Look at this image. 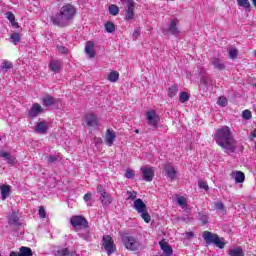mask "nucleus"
I'll use <instances>...</instances> for the list:
<instances>
[{
    "label": "nucleus",
    "instance_id": "f257e3e1",
    "mask_svg": "<svg viewBox=\"0 0 256 256\" xmlns=\"http://www.w3.org/2000/svg\"><path fill=\"white\" fill-rule=\"evenodd\" d=\"M214 139L217 145L225 150V153H235V139L231 136V129L229 126H223L216 130Z\"/></svg>",
    "mask_w": 256,
    "mask_h": 256
},
{
    "label": "nucleus",
    "instance_id": "f03ea898",
    "mask_svg": "<svg viewBox=\"0 0 256 256\" xmlns=\"http://www.w3.org/2000/svg\"><path fill=\"white\" fill-rule=\"evenodd\" d=\"M75 15H77V9L75 6L71 4H65L60 8L56 15L51 17V21L58 27H67L69 22L75 19Z\"/></svg>",
    "mask_w": 256,
    "mask_h": 256
},
{
    "label": "nucleus",
    "instance_id": "7ed1b4c3",
    "mask_svg": "<svg viewBox=\"0 0 256 256\" xmlns=\"http://www.w3.org/2000/svg\"><path fill=\"white\" fill-rule=\"evenodd\" d=\"M122 243L128 249V251H139L141 248V242H139V240L133 236H122Z\"/></svg>",
    "mask_w": 256,
    "mask_h": 256
},
{
    "label": "nucleus",
    "instance_id": "20e7f679",
    "mask_svg": "<svg viewBox=\"0 0 256 256\" xmlns=\"http://www.w3.org/2000/svg\"><path fill=\"white\" fill-rule=\"evenodd\" d=\"M70 223L76 231H79V229H87V219L83 216H72Z\"/></svg>",
    "mask_w": 256,
    "mask_h": 256
},
{
    "label": "nucleus",
    "instance_id": "39448f33",
    "mask_svg": "<svg viewBox=\"0 0 256 256\" xmlns=\"http://www.w3.org/2000/svg\"><path fill=\"white\" fill-rule=\"evenodd\" d=\"M102 241L103 247L108 255H112V253H115V251H117V246H115V242L113 241V238L111 236H104Z\"/></svg>",
    "mask_w": 256,
    "mask_h": 256
},
{
    "label": "nucleus",
    "instance_id": "423d86ee",
    "mask_svg": "<svg viewBox=\"0 0 256 256\" xmlns=\"http://www.w3.org/2000/svg\"><path fill=\"white\" fill-rule=\"evenodd\" d=\"M97 193L100 194V199L104 207H109V204L113 203V198L111 197V195L107 194V191L105 190V188H103L102 185H98Z\"/></svg>",
    "mask_w": 256,
    "mask_h": 256
},
{
    "label": "nucleus",
    "instance_id": "0eeeda50",
    "mask_svg": "<svg viewBox=\"0 0 256 256\" xmlns=\"http://www.w3.org/2000/svg\"><path fill=\"white\" fill-rule=\"evenodd\" d=\"M146 119L150 127H157L159 125V116L157 115L155 110L148 111L146 113Z\"/></svg>",
    "mask_w": 256,
    "mask_h": 256
},
{
    "label": "nucleus",
    "instance_id": "6e6552de",
    "mask_svg": "<svg viewBox=\"0 0 256 256\" xmlns=\"http://www.w3.org/2000/svg\"><path fill=\"white\" fill-rule=\"evenodd\" d=\"M125 20L131 21L135 19V2H129L125 10Z\"/></svg>",
    "mask_w": 256,
    "mask_h": 256
},
{
    "label": "nucleus",
    "instance_id": "1a4fd4ad",
    "mask_svg": "<svg viewBox=\"0 0 256 256\" xmlns=\"http://www.w3.org/2000/svg\"><path fill=\"white\" fill-rule=\"evenodd\" d=\"M143 179L145 181L151 182L153 181V177H155V172L151 167H142L141 168Z\"/></svg>",
    "mask_w": 256,
    "mask_h": 256
},
{
    "label": "nucleus",
    "instance_id": "9d476101",
    "mask_svg": "<svg viewBox=\"0 0 256 256\" xmlns=\"http://www.w3.org/2000/svg\"><path fill=\"white\" fill-rule=\"evenodd\" d=\"M11 185L7 184H0V199L2 201H5V199H8V197L11 195Z\"/></svg>",
    "mask_w": 256,
    "mask_h": 256
},
{
    "label": "nucleus",
    "instance_id": "9b49d317",
    "mask_svg": "<svg viewBox=\"0 0 256 256\" xmlns=\"http://www.w3.org/2000/svg\"><path fill=\"white\" fill-rule=\"evenodd\" d=\"M177 25H179V19L172 18L168 25V31L171 33V35H179V28Z\"/></svg>",
    "mask_w": 256,
    "mask_h": 256
},
{
    "label": "nucleus",
    "instance_id": "f8f14e48",
    "mask_svg": "<svg viewBox=\"0 0 256 256\" xmlns=\"http://www.w3.org/2000/svg\"><path fill=\"white\" fill-rule=\"evenodd\" d=\"M42 111L43 107H41L39 103H34L28 112V116L31 117V119H33L38 115H41Z\"/></svg>",
    "mask_w": 256,
    "mask_h": 256
},
{
    "label": "nucleus",
    "instance_id": "ddd939ff",
    "mask_svg": "<svg viewBox=\"0 0 256 256\" xmlns=\"http://www.w3.org/2000/svg\"><path fill=\"white\" fill-rule=\"evenodd\" d=\"M133 207L137 213H144V211H147V205L141 198H138L134 200Z\"/></svg>",
    "mask_w": 256,
    "mask_h": 256
},
{
    "label": "nucleus",
    "instance_id": "4468645a",
    "mask_svg": "<svg viewBox=\"0 0 256 256\" xmlns=\"http://www.w3.org/2000/svg\"><path fill=\"white\" fill-rule=\"evenodd\" d=\"M117 135L115 134V131L108 129L106 131L105 135V143L108 145V147H112L113 143H115Z\"/></svg>",
    "mask_w": 256,
    "mask_h": 256
},
{
    "label": "nucleus",
    "instance_id": "2eb2a0df",
    "mask_svg": "<svg viewBox=\"0 0 256 256\" xmlns=\"http://www.w3.org/2000/svg\"><path fill=\"white\" fill-rule=\"evenodd\" d=\"M164 170L168 179H171V181H173V179H175L177 175V170H175V167H173L171 163H167L164 167Z\"/></svg>",
    "mask_w": 256,
    "mask_h": 256
},
{
    "label": "nucleus",
    "instance_id": "dca6fc26",
    "mask_svg": "<svg viewBox=\"0 0 256 256\" xmlns=\"http://www.w3.org/2000/svg\"><path fill=\"white\" fill-rule=\"evenodd\" d=\"M85 53L88 55L89 59H93L95 57V43L92 41L86 42Z\"/></svg>",
    "mask_w": 256,
    "mask_h": 256
},
{
    "label": "nucleus",
    "instance_id": "f3484780",
    "mask_svg": "<svg viewBox=\"0 0 256 256\" xmlns=\"http://www.w3.org/2000/svg\"><path fill=\"white\" fill-rule=\"evenodd\" d=\"M48 130H49V123H47V121L38 122L35 127V131L41 134L47 133Z\"/></svg>",
    "mask_w": 256,
    "mask_h": 256
},
{
    "label": "nucleus",
    "instance_id": "a211bd4d",
    "mask_svg": "<svg viewBox=\"0 0 256 256\" xmlns=\"http://www.w3.org/2000/svg\"><path fill=\"white\" fill-rule=\"evenodd\" d=\"M217 234H213L209 231H204L202 234V237L204 241H206L207 245H211V243H214L215 240L217 239Z\"/></svg>",
    "mask_w": 256,
    "mask_h": 256
},
{
    "label": "nucleus",
    "instance_id": "6ab92c4d",
    "mask_svg": "<svg viewBox=\"0 0 256 256\" xmlns=\"http://www.w3.org/2000/svg\"><path fill=\"white\" fill-rule=\"evenodd\" d=\"M86 124L88 127H97L99 125V120L95 114L86 115Z\"/></svg>",
    "mask_w": 256,
    "mask_h": 256
},
{
    "label": "nucleus",
    "instance_id": "aec40b11",
    "mask_svg": "<svg viewBox=\"0 0 256 256\" xmlns=\"http://www.w3.org/2000/svg\"><path fill=\"white\" fill-rule=\"evenodd\" d=\"M159 245H160V249H162V251L166 256L173 255V248H171V245H169V243L162 240L159 242Z\"/></svg>",
    "mask_w": 256,
    "mask_h": 256
},
{
    "label": "nucleus",
    "instance_id": "412c9836",
    "mask_svg": "<svg viewBox=\"0 0 256 256\" xmlns=\"http://www.w3.org/2000/svg\"><path fill=\"white\" fill-rule=\"evenodd\" d=\"M61 67H63V62L60 60H52L49 64V68L53 73H59V71H61Z\"/></svg>",
    "mask_w": 256,
    "mask_h": 256
},
{
    "label": "nucleus",
    "instance_id": "4be33fe9",
    "mask_svg": "<svg viewBox=\"0 0 256 256\" xmlns=\"http://www.w3.org/2000/svg\"><path fill=\"white\" fill-rule=\"evenodd\" d=\"M232 179H234L235 183H244L245 182V174L241 171H234L231 173Z\"/></svg>",
    "mask_w": 256,
    "mask_h": 256
},
{
    "label": "nucleus",
    "instance_id": "5701e85b",
    "mask_svg": "<svg viewBox=\"0 0 256 256\" xmlns=\"http://www.w3.org/2000/svg\"><path fill=\"white\" fill-rule=\"evenodd\" d=\"M211 63L214 66V69H217L218 71H223V69H225V63L219 58H213Z\"/></svg>",
    "mask_w": 256,
    "mask_h": 256
},
{
    "label": "nucleus",
    "instance_id": "b1692460",
    "mask_svg": "<svg viewBox=\"0 0 256 256\" xmlns=\"http://www.w3.org/2000/svg\"><path fill=\"white\" fill-rule=\"evenodd\" d=\"M0 157L6 159L9 165H15V157L11 156V153L5 152L4 150L0 151Z\"/></svg>",
    "mask_w": 256,
    "mask_h": 256
},
{
    "label": "nucleus",
    "instance_id": "393cba45",
    "mask_svg": "<svg viewBox=\"0 0 256 256\" xmlns=\"http://www.w3.org/2000/svg\"><path fill=\"white\" fill-rule=\"evenodd\" d=\"M8 223L10 225H21L19 222V216L17 215V212L12 211L11 215L8 217Z\"/></svg>",
    "mask_w": 256,
    "mask_h": 256
},
{
    "label": "nucleus",
    "instance_id": "a878e982",
    "mask_svg": "<svg viewBox=\"0 0 256 256\" xmlns=\"http://www.w3.org/2000/svg\"><path fill=\"white\" fill-rule=\"evenodd\" d=\"M44 107H51L55 105V98L51 95H46L42 98Z\"/></svg>",
    "mask_w": 256,
    "mask_h": 256
},
{
    "label": "nucleus",
    "instance_id": "bb28decb",
    "mask_svg": "<svg viewBox=\"0 0 256 256\" xmlns=\"http://www.w3.org/2000/svg\"><path fill=\"white\" fill-rule=\"evenodd\" d=\"M228 255L230 256H245L243 253V248L235 247L229 250Z\"/></svg>",
    "mask_w": 256,
    "mask_h": 256
},
{
    "label": "nucleus",
    "instance_id": "cd10ccee",
    "mask_svg": "<svg viewBox=\"0 0 256 256\" xmlns=\"http://www.w3.org/2000/svg\"><path fill=\"white\" fill-rule=\"evenodd\" d=\"M108 81L110 83H117L119 81V72L113 70L108 74Z\"/></svg>",
    "mask_w": 256,
    "mask_h": 256
},
{
    "label": "nucleus",
    "instance_id": "c85d7f7f",
    "mask_svg": "<svg viewBox=\"0 0 256 256\" xmlns=\"http://www.w3.org/2000/svg\"><path fill=\"white\" fill-rule=\"evenodd\" d=\"M176 201L179 207H181L182 209H187V198H185L184 196H177Z\"/></svg>",
    "mask_w": 256,
    "mask_h": 256
},
{
    "label": "nucleus",
    "instance_id": "c756f323",
    "mask_svg": "<svg viewBox=\"0 0 256 256\" xmlns=\"http://www.w3.org/2000/svg\"><path fill=\"white\" fill-rule=\"evenodd\" d=\"M18 256H33V252L31 251V248L22 246L20 247Z\"/></svg>",
    "mask_w": 256,
    "mask_h": 256
},
{
    "label": "nucleus",
    "instance_id": "7c9ffc66",
    "mask_svg": "<svg viewBox=\"0 0 256 256\" xmlns=\"http://www.w3.org/2000/svg\"><path fill=\"white\" fill-rule=\"evenodd\" d=\"M225 240L221 237H219V235L216 237V239L214 240L213 244L216 245V247H218V249H224L225 247Z\"/></svg>",
    "mask_w": 256,
    "mask_h": 256
},
{
    "label": "nucleus",
    "instance_id": "2f4dec72",
    "mask_svg": "<svg viewBox=\"0 0 256 256\" xmlns=\"http://www.w3.org/2000/svg\"><path fill=\"white\" fill-rule=\"evenodd\" d=\"M58 255L60 256H77V252L72 251L70 252L69 249L64 248L58 251Z\"/></svg>",
    "mask_w": 256,
    "mask_h": 256
},
{
    "label": "nucleus",
    "instance_id": "473e14b6",
    "mask_svg": "<svg viewBox=\"0 0 256 256\" xmlns=\"http://www.w3.org/2000/svg\"><path fill=\"white\" fill-rule=\"evenodd\" d=\"M178 91H179V88L177 87V85H172L168 89V97H170V99H173V97H175V95H177Z\"/></svg>",
    "mask_w": 256,
    "mask_h": 256
},
{
    "label": "nucleus",
    "instance_id": "72a5a7b5",
    "mask_svg": "<svg viewBox=\"0 0 256 256\" xmlns=\"http://www.w3.org/2000/svg\"><path fill=\"white\" fill-rule=\"evenodd\" d=\"M108 10H109L110 15H113V16L119 15V7L115 4H111L108 7Z\"/></svg>",
    "mask_w": 256,
    "mask_h": 256
},
{
    "label": "nucleus",
    "instance_id": "f704fd0d",
    "mask_svg": "<svg viewBox=\"0 0 256 256\" xmlns=\"http://www.w3.org/2000/svg\"><path fill=\"white\" fill-rule=\"evenodd\" d=\"M214 207L216 211H222V213H227V210L225 209V205H223V202L221 201L214 202Z\"/></svg>",
    "mask_w": 256,
    "mask_h": 256
},
{
    "label": "nucleus",
    "instance_id": "c9c22d12",
    "mask_svg": "<svg viewBox=\"0 0 256 256\" xmlns=\"http://www.w3.org/2000/svg\"><path fill=\"white\" fill-rule=\"evenodd\" d=\"M239 7H244V9L249 10L251 8V3L249 0H237Z\"/></svg>",
    "mask_w": 256,
    "mask_h": 256
},
{
    "label": "nucleus",
    "instance_id": "e433bc0d",
    "mask_svg": "<svg viewBox=\"0 0 256 256\" xmlns=\"http://www.w3.org/2000/svg\"><path fill=\"white\" fill-rule=\"evenodd\" d=\"M141 216V219L145 221V223H151V215H149V212L145 210L144 212H140L139 214Z\"/></svg>",
    "mask_w": 256,
    "mask_h": 256
},
{
    "label": "nucleus",
    "instance_id": "4c0bfd02",
    "mask_svg": "<svg viewBox=\"0 0 256 256\" xmlns=\"http://www.w3.org/2000/svg\"><path fill=\"white\" fill-rule=\"evenodd\" d=\"M239 55V51H237L236 48H230L228 51L229 59H237V56Z\"/></svg>",
    "mask_w": 256,
    "mask_h": 256
},
{
    "label": "nucleus",
    "instance_id": "58836bf2",
    "mask_svg": "<svg viewBox=\"0 0 256 256\" xmlns=\"http://www.w3.org/2000/svg\"><path fill=\"white\" fill-rule=\"evenodd\" d=\"M2 71H9V69H13V63L9 61H4L1 66Z\"/></svg>",
    "mask_w": 256,
    "mask_h": 256
},
{
    "label": "nucleus",
    "instance_id": "ea45409f",
    "mask_svg": "<svg viewBox=\"0 0 256 256\" xmlns=\"http://www.w3.org/2000/svg\"><path fill=\"white\" fill-rule=\"evenodd\" d=\"M10 39L14 45H17V43H19V41H21V35H19V33H13L11 35Z\"/></svg>",
    "mask_w": 256,
    "mask_h": 256
},
{
    "label": "nucleus",
    "instance_id": "a19ab883",
    "mask_svg": "<svg viewBox=\"0 0 256 256\" xmlns=\"http://www.w3.org/2000/svg\"><path fill=\"white\" fill-rule=\"evenodd\" d=\"M105 30L107 33H113V31H115V24H113V22H107L105 24Z\"/></svg>",
    "mask_w": 256,
    "mask_h": 256
},
{
    "label": "nucleus",
    "instance_id": "79ce46f5",
    "mask_svg": "<svg viewBox=\"0 0 256 256\" xmlns=\"http://www.w3.org/2000/svg\"><path fill=\"white\" fill-rule=\"evenodd\" d=\"M179 101L180 103H187L189 101V94L187 92H181Z\"/></svg>",
    "mask_w": 256,
    "mask_h": 256
},
{
    "label": "nucleus",
    "instance_id": "37998d69",
    "mask_svg": "<svg viewBox=\"0 0 256 256\" xmlns=\"http://www.w3.org/2000/svg\"><path fill=\"white\" fill-rule=\"evenodd\" d=\"M242 117L246 120V121H249V119H251L253 117V114L251 113L250 110H244L242 112Z\"/></svg>",
    "mask_w": 256,
    "mask_h": 256
},
{
    "label": "nucleus",
    "instance_id": "c03bdc74",
    "mask_svg": "<svg viewBox=\"0 0 256 256\" xmlns=\"http://www.w3.org/2000/svg\"><path fill=\"white\" fill-rule=\"evenodd\" d=\"M217 103L218 105H220V107H227V98H225L224 96H221L218 98Z\"/></svg>",
    "mask_w": 256,
    "mask_h": 256
},
{
    "label": "nucleus",
    "instance_id": "a18cd8bd",
    "mask_svg": "<svg viewBox=\"0 0 256 256\" xmlns=\"http://www.w3.org/2000/svg\"><path fill=\"white\" fill-rule=\"evenodd\" d=\"M125 177L126 179H133V177H135V171L131 169H127L125 173Z\"/></svg>",
    "mask_w": 256,
    "mask_h": 256
},
{
    "label": "nucleus",
    "instance_id": "49530a36",
    "mask_svg": "<svg viewBox=\"0 0 256 256\" xmlns=\"http://www.w3.org/2000/svg\"><path fill=\"white\" fill-rule=\"evenodd\" d=\"M78 235L81 239H84V241H89V239H91L89 231H86L85 233H78Z\"/></svg>",
    "mask_w": 256,
    "mask_h": 256
},
{
    "label": "nucleus",
    "instance_id": "de8ad7c7",
    "mask_svg": "<svg viewBox=\"0 0 256 256\" xmlns=\"http://www.w3.org/2000/svg\"><path fill=\"white\" fill-rule=\"evenodd\" d=\"M38 214L40 219H45L47 217V213L45 212V208L43 206L39 208Z\"/></svg>",
    "mask_w": 256,
    "mask_h": 256
},
{
    "label": "nucleus",
    "instance_id": "09e8293b",
    "mask_svg": "<svg viewBox=\"0 0 256 256\" xmlns=\"http://www.w3.org/2000/svg\"><path fill=\"white\" fill-rule=\"evenodd\" d=\"M127 196H128V199H131L132 201H135V199H137V192L128 191Z\"/></svg>",
    "mask_w": 256,
    "mask_h": 256
},
{
    "label": "nucleus",
    "instance_id": "8fccbe9b",
    "mask_svg": "<svg viewBox=\"0 0 256 256\" xmlns=\"http://www.w3.org/2000/svg\"><path fill=\"white\" fill-rule=\"evenodd\" d=\"M198 185H199L200 189H205V191H209V185H207V182L199 181Z\"/></svg>",
    "mask_w": 256,
    "mask_h": 256
},
{
    "label": "nucleus",
    "instance_id": "3c124183",
    "mask_svg": "<svg viewBox=\"0 0 256 256\" xmlns=\"http://www.w3.org/2000/svg\"><path fill=\"white\" fill-rule=\"evenodd\" d=\"M140 35H141V29L136 28L132 34L134 41H136V39H138Z\"/></svg>",
    "mask_w": 256,
    "mask_h": 256
},
{
    "label": "nucleus",
    "instance_id": "603ef678",
    "mask_svg": "<svg viewBox=\"0 0 256 256\" xmlns=\"http://www.w3.org/2000/svg\"><path fill=\"white\" fill-rule=\"evenodd\" d=\"M91 197H93V194L91 192H88L84 195V201L85 203H87L88 206H91V204H89V200L91 199Z\"/></svg>",
    "mask_w": 256,
    "mask_h": 256
},
{
    "label": "nucleus",
    "instance_id": "864d4df0",
    "mask_svg": "<svg viewBox=\"0 0 256 256\" xmlns=\"http://www.w3.org/2000/svg\"><path fill=\"white\" fill-rule=\"evenodd\" d=\"M59 158L56 156V155H50L49 157H48V163H57V160H58Z\"/></svg>",
    "mask_w": 256,
    "mask_h": 256
},
{
    "label": "nucleus",
    "instance_id": "5fc2aeb1",
    "mask_svg": "<svg viewBox=\"0 0 256 256\" xmlns=\"http://www.w3.org/2000/svg\"><path fill=\"white\" fill-rule=\"evenodd\" d=\"M7 19H8V21H10V23L15 21V14H13L11 12H8L7 13Z\"/></svg>",
    "mask_w": 256,
    "mask_h": 256
},
{
    "label": "nucleus",
    "instance_id": "6e6d98bb",
    "mask_svg": "<svg viewBox=\"0 0 256 256\" xmlns=\"http://www.w3.org/2000/svg\"><path fill=\"white\" fill-rule=\"evenodd\" d=\"M59 53H67V48L65 46H57Z\"/></svg>",
    "mask_w": 256,
    "mask_h": 256
},
{
    "label": "nucleus",
    "instance_id": "4d7b16f0",
    "mask_svg": "<svg viewBox=\"0 0 256 256\" xmlns=\"http://www.w3.org/2000/svg\"><path fill=\"white\" fill-rule=\"evenodd\" d=\"M123 5H125V7H127L129 5V3H134L133 0H120Z\"/></svg>",
    "mask_w": 256,
    "mask_h": 256
},
{
    "label": "nucleus",
    "instance_id": "13d9d810",
    "mask_svg": "<svg viewBox=\"0 0 256 256\" xmlns=\"http://www.w3.org/2000/svg\"><path fill=\"white\" fill-rule=\"evenodd\" d=\"M256 138V129H254L250 135V139L253 140Z\"/></svg>",
    "mask_w": 256,
    "mask_h": 256
},
{
    "label": "nucleus",
    "instance_id": "bf43d9fd",
    "mask_svg": "<svg viewBox=\"0 0 256 256\" xmlns=\"http://www.w3.org/2000/svg\"><path fill=\"white\" fill-rule=\"evenodd\" d=\"M186 237H188V239H193V237H194L193 232H187Z\"/></svg>",
    "mask_w": 256,
    "mask_h": 256
},
{
    "label": "nucleus",
    "instance_id": "052dcab7",
    "mask_svg": "<svg viewBox=\"0 0 256 256\" xmlns=\"http://www.w3.org/2000/svg\"><path fill=\"white\" fill-rule=\"evenodd\" d=\"M11 25H12V27H16V29L19 28V23L15 22V20H13V21L11 22Z\"/></svg>",
    "mask_w": 256,
    "mask_h": 256
},
{
    "label": "nucleus",
    "instance_id": "680f3d73",
    "mask_svg": "<svg viewBox=\"0 0 256 256\" xmlns=\"http://www.w3.org/2000/svg\"><path fill=\"white\" fill-rule=\"evenodd\" d=\"M10 256H19V254L15 253V252H11Z\"/></svg>",
    "mask_w": 256,
    "mask_h": 256
},
{
    "label": "nucleus",
    "instance_id": "e2e57ef3",
    "mask_svg": "<svg viewBox=\"0 0 256 256\" xmlns=\"http://www.w3.org/2000/svg\"><path fill=\"white\" fill-rule=\"evenodd\" d=\"M101 141H102L101 138L96 139V143H101Z\"/></svg>",
    "mask_w": 256,
    "mask_h": 256
},
{
    "label": "nucleus",
    "instance_id": "0e129e2a",
    "mask_svg": "<svg viewBox=\"0 0 256 256\" xmlns=\"http://www.w3.org/2000/svg\"><path fill=\"white\" fill-rule=\"evenodd\" d=\"M207 223V217H204L203 224Z\"/></svg>",
    "mask_w": 256,
    "mask_h": 256
},
{
    "label": "nucleus",
    "instance_id": "69168bd1",
    "mask_svg": "<svg viewBox=\"0 0 256 256\" xmlns=\"http://www.w3.org/2000/svg\"><path fill=\"white\" fill-rule=\"evenodd\" d=\"M135 133H139V130H135Z\"/></svg>",
    "mask_w": 256,
    "mask_h": 256
},
{
    "label": "nucleus",
    "instance_id": "338daca9",
    "mask_svg": "<svg viewBox=\"0 0 256 256\" xmlns=\"http://www.w3.org/2000/svg\"><path fill=\"white\" fill-rule=\"evenodd\" d=\"M254 87L256 88V84L254 85Z\"/></svg>",
    "mask_w": 256,
    "mask_h": 256
},
{
    "label": "nucleus",
    "instance_id": "774afa93",
    "mask_svg": "<svg viewBox=\"0 0 256 256\" xmlns=\"http://www.w3.org/2000/svg\"><path fill=\"white\" fill-rule=\"evenodd\" d=\"M0 256H3V255H1V252H0Z\"/></svg>",
    "mask_w": 256,
    "mask_h": 256
}]
</instances>
